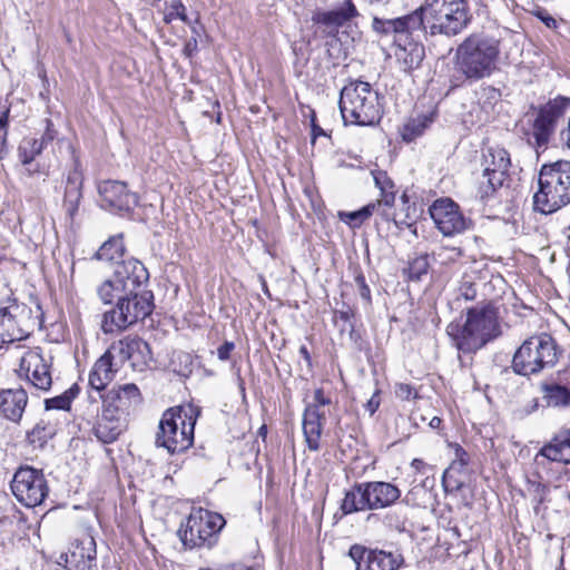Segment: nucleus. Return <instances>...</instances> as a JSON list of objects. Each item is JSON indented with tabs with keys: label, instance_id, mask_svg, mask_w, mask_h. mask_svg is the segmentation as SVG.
Returning <instances> with one entry per match:
<instances>
[{
	"label": "nucleus",
	"instance_id": "1",
	"mask_svg": "<svg viewBox=\"0 0 570 570\" xmlns=\"http://www.w3.org/2000/svg\"><path fill=\"white\" fill-rule=\"evenodd\" d=\"M500 52V40L472 33L456 48V70L471 82L489 78L498 69Z\"/></svg>",
	"mask_w": 570,
	"mask_h": 570
},
{
	"label": "nucleus",
	"instance_id": "2",
	"mask_svg": "<svg viewBox=\"0 0 570 570\" xmlns=\"http://www.w3.org/2000/svg\"><path fill=\"white\" fill-rule=\"evenodd\" d=\"M446 333L459 351L475 352L500 334L497 312L490 304L469 308L465 322L450 323Z\"/></svg>",
	"mask_w": 570,
	"mask_h": 570
},
{
	"label": "nucleus",
	"instance_id": "3",
	"mask_svg": "<svg viewBox=\"0 0 570 570\" xmlns=\"http://www.w3.org/2000/svg\"><path fill=\"white\" fill-rule=\"evenodd\" d=\"M570 204V161L557 160L541 166L533 207L542 214H552Z\"/></svg>",
	"mask_w": 570,
	"mask_h": 570
},
{
	"label": "nucleus",
	"instance_id": "4",
	"mask_svg": "<svg viewBox=\"0 0 570 570\" xmlns=\"http://www.w3.org/2000/svg\"><path fill=\"white\" fill-rule=\"evenodd\" d=\"M338 105L345 124L374 126L383 115L379 94L368 82L361 80L351 81L342 88Z\"/></svg>",
	"mask_w": 570,
	"mask_h": 570
},
{
	"label": "nucleus",
	"instance_id": "5",
	"mask_svg": "<svg viewBox=\"0 0 570 570\" xmlns=\"http://www.w3.org/2000/svg\"><path fill=\"white\" fill-rule=\"evenodd\" d=\"M198 412L189 405L167 409L159 421L155 444L170 454L181 453L194 443V430Z\"/></svg>",
	"mask_w": 570,
	"mask_h": 570
},
{
	"label": "nucleus",
	"instance_id": "6",
	"mask_svg": "<svg viewBox=\"0 0 570 570\" xmlns=\"http://www.w3.org/2000/svg\"><path fill=\"white\" fill-rule=\"evenodd\" d=\"M397 485L386 481L354 483L344 494L341 503L343 514L361 511H375L394 505L401 498Z\"/></svg>",
	"mask_w": 570,
	"mask_h": 570
},
{
	"label": "nucleus",
	"instance_id": "7",
	"mask_svg": "<svg viewBox=\"0 0 570 570\" xmlns=\"http://www.w3.org/2000/svg\"><path fill=\"white\" fill-rule=\"evenodd\" d=\"M421 6L431 35L455 36L470 22L465 0H424Z\"/></svg>",
	"mask_w": 570,
	"mask_h": 570
},
{
	"label": "nucleus",
	"instance_id": "8",
	"mask_svg": "<svg viewBox=\"0 0 570 570\" xmlns=\"http://www.w3.org/2000/svg\"><path fill=\"white\" fill-rule=\"evenodd\" d=\"M558 361V347L549 334L534 335L525 340L512 360L514 373L523 376L538 374L552 367Z\"/></svg>",
	"mask_w": 570,
	"mask_h": 570
},
{
	"label": "nucleus",
	"instance_id": "9",
	"mask_svg": "<svg viewBox=\"0 0 570 570\" xmlns=\"http://www.w3.org/2000/svg\"><path fill=\"white\" fill-rule=\"evenodd\" d=\"M153 294L147 291H134L126 294L116 307L104 314L101 330L106 334L121 332L153 312Z\"/></svg>",
	"mask_w": 570,
	"mask_h": 570
},
{
	"label": "nucleus",
	"instance_id": "10",
	"mask_svg": "<svg viewBox=\"0 0 570 570\" xmlns=\"http://www.w3.org/2000/svg\"><path fill=\"white\" fill-rule=\"evenodd\" d=\"M225 523L218 513L202 508L194 509L181 524L178 534L185 547H212Z\"/></svg>",
	"mask_w": 570,
	"mask_h": 570
},
{
	"label": "nucleus",
	"instance_id": "11",
	"mask_svg": "<svg viewBox=\"0 0 570 570\" xmlns=\"http://www.w3.org/2000/svg\"><path fill=\"white\" fill-rule=\"evenodd\" d=\"M37 326L32 311L14 297H8L0 306V342L12 343L27 338Z\"/></svg>",
	"mask_w": 570,
	"mask_h": 570
},
{
	"label": "nucleus",
	"instance_id": "12",
	"mask_svg": "<svg viewBox=\"0 0 570 570\" xmlns=\"http://www.w3.org/2000/svg\"><path fill=\"white\" fill-rule=\"evenodd\" d=\"M372 29L382 37L392 38L394 46L405 42L419 41L420 33L428 30L425 16L422 6L409 14L394 18L381 19L375 17L372 21Z\"/></svg>",
	"mask_w": 570,
	"mask_h": 570
},
{
	"label": "nucleus",
	"instance_id": "13",
	"mask_svg": "<svg viewBox=\"0 0 570 570\" xmlns=\"http://www.w3.org/2000/svg\"><path fill=\"white\" fill-rule=\"evenodd\" d=\"M11 491L21 504L36 508L48 497L49 485L42 470L23 465L13 474Z\"/></svg>",
	"mask_w": 570,
	"mask_h": 570
},
{
	"label": "nucleus",
	"instance_id": "14",
	"mask_svg": "<svg viewBox=\"0 0 570 570\" xmlns=\"http://www.w3.org/2000/svg\"><path fill=\"white\" fill-rule=\"evenodd\" d=\"M570 107V98L557 97L540 107L531 128L533 147L544 150L556 130L557 124Z\"/></svg>",
	"mask_w": 570,
	"mask_h": 570
},
{
	"label": "nucleus",
	"instance_id": "15",
	"mask_svg": "<svg viewBox=\"0 0 570 570\" xmlns=\"http://www.w3.org/2000/svg\"><path fill=\"white\" fill-rule=\"evenodd\" d=\"M510 165V155L504 148L499 146L487 148L483 154V175L479 185L481 198L492 196L503 186Z\"/></svg>",
	"mask_w": 570,
	"mask_h": 570
},
{
	"label": "nucleus",
	"instance_id": "16",
	"mask_svg": "<svg viewBox=\"0 0 570 570\" xmlns=\"http://www.w3.org/2000/svg\"><path fill=\"white\" fill-rule=\"evenodd\" d=\"M435 227L443 236L451 237L465 232L471 222L464 217L458 204L450 198H439L429 208Z\"/></svg>",
	"mask_w": 570,
	"mask_h": 570
},
{
	"label": "nucleus",
	"instance_id": "17",
	"mask_svg": "<svg viewBox=\"0 0 570 570\" xmlns=\"http://www.w3.org/2000/svg\"><path fill=\"white\" fill-rule=\"evenodd\" d=\"M356 570H397L403 561L399 553L380 549H370L361 544H353L348 550Z\"/></svg>",
	"mask_w": 570,
	"mask_h": 570
},
{
	"label": "nucleus",
	"instance_id": "18",
	"mask_svg": "<svg viewBox=\"0 0 570 570\" xmlns=\"http://www.w3.org/2000/svg\"><path fill=\"white\" fill-rule=\"evenodd\" d=\"M127 429V413L124 409L102 400V411L94 425V434L106 444L115 442Z\"/></svg>",
	"mask_w": 570,
	"mask_h": 570
},
{
	"label": "nucleus",
	"instance_id": "19",
	"mask_svg": "<svg viewBox=\"0 0 570 570\" xmlns=\"http://www.w3.org/2000/svg\"><path fill=\"white\" fill-rule=\"evenodd\" d=\"M51 357L46 358L40 347L27 351L20 361V371L36 389L48 391L52 384Z\"/></svg>",
	"mask_w": 570,
	"mask_h": 570
},
{
	"label": "nucleus",
	"instance_id": "20",
	"mask_svg": "<svg viewBox=\"0 0 570 570\" xmlns=\"http://www.w3.org/2000/svg\"><path fill=\"white\" fill-rule=\"evenodd\" d=\"M101 206L115 212H129L138 203L136 194L131 193L124 181L104 180L98 185Z\"/></svg>",
	"mask_w": 570,
	"mask_h": 570
},
{
	"label": "nucleus",
	"instance_id": "21",
	"mask_svg": "<svg viewBox=\"0 0 570 570\" xmlns=\"http://www.w3.org/2000/svg\"><path fill=\"white\" fill-rule=\"evenodd\" d=\"M110 350L121 362H129L134 371L142 372L151 361L148 343L138 337H125L112 344Z\"/></svg>",
	"mask_w": 570,
	"mask_h": 570
},
{
	"label": "nucleus",
	"instance_id": "22",
	"mask_svg": "<svg viewBox=\"0 0 570 570\" xmlns=\"http://www.w3.org/2000/svg\"><path fill=\"white\" fill-rule=\"evenodd\" d=\"M358 14L352 0L333 10H317L312 16V21L323 28L327 36H335L341 27Z\"/></svg>",
	"mask_w": 570,
	"mask_h": 570
},
{
	"label": "nucleus",
	"instance_id": "23",
	"mask_svg": "<svg viewBox=\"0 0 570 570\" xmlns=\"http://www.w3.org/2000/svg\"><path fill=\"white\" fill-rule=\"evenodd\" d=\"M112 275L117 282L126 289V294H132L134 291H139L145 284L149 274L144 264L135 258H128L117 263Z\"/></svg>",
	"mask_w": 570,
	"mask_h": 570
},
{
	"label": "nucleus",
	"instance_id": "24",
	"mask_svg": "<svg viewBox=\"0 0 570 570\" xmlns=\"http://www.w3.org/2000/svg\"><path fill=\"white\" fill-rule=\"evenodd\" d=\"M83 177L79 169L78 161H75L73 168L69 170L66 177L65 194L62 207L70 219H73L78 213L80 200L82 199Z\"/></svg>",
	"mask_w": 570,
	"mask_h": 570
},
{
	"label": "nucleus",
	"instance_id": "25",
	"mask_svg": "<svg viewBox=\"0 0 570 570\" xmlns=\"http://www.w3.org/2000/svg\"><path fill=\"white\" fill-rule=\"evenodd\" d=\"M28 404V394L22 387L0 391V413L7 420L18 423Z\"/></svg>",
	"mask_w": 570,
	"mask_h": 570
},
{
	"label": "nucleus",
	"instance_id": "26",
	"mask_svg": "<svg viewBox=\"0 0 570 570\" xmlns=\"http://www.w3.org/2000/svg\"><path fill=\"white\" fill-rule=\"evenodd\" d=\"M325 422L324 413L317 406H306L303 413V433L311 451L320 449V441Z\"/></svg>",
	"mask_w": 570,
	"mask_h": 570
},
{
	"label": "nucleus",
	"instance_id": "27",
	"mask_svg": "<svg viewBox=\"0 0 570 570\" xmlns=\"http://www.w3.org/2000/svg\"><path fill=\"white\" fill-rule=\"evenodd\" d=\"M97 550L96 541L89 533H82L77 538L69 549V552L60 556V560H63L65 567L71 566L76 568L82 560H96Z\"/></svg>",
	"mask_w": 570,
	"mask_h": 570
},
{
	"label": "nucleus",
	"instance_id": "28",
	"mask_svg": "<svg viewBox=\"0 0 570 570\" xmlns=\"http://www.w3.org/2000/svg\"><path fill=\"white\" fill-rule=\"evenodd\" d=\"M394 57L400 69L411 73L421 66L425 57V49L420 41L405 42L394 46Z\"/></svg>",
	"mask_w": 570,
	"mask_h": 570
},
{
	"label": "nucleus",
	"instance_id": "29",
	"mask_svg": "<svg viewBox=\"0 0 570 570\" xmlns=\"http://www.w3.org/2000/svg\"><path fill=\"white\" fill-rule=\"evenodd\" d=\"M112 351H106L94 364L89 373V385L91 389L101 392L112 381L115 371L112 370Z\"/></svg>",
	"mask_w": 570,
	"mask_h": 570
},
{
	"label": "nucleus",
	"instance_id": "30",
	"mask_svg": "<svg viewBox=\"0 0 570 570\" xmlns=\"http://www.w3.org/2000/svg\"><path fill=\"white\" fill-rule=\"evenodd\" d=\"M540 455L550 461L570 464V430H562L544 444Z\"/></svg>",
	"mask_w": 570,
	"mask_h": 570
},
{
	"label": "nucleus",
	"instance_id": "31",
	"mask_svg": "<svg viewBox=\"0 0 570 570\" xmlns=\"http://www.w3.org/2000/svg\"><path fill=\"white\" fill-rule=\"evenodd\" d=\"M102 400L111 405H117L127 412V409L140 400L139 389L135 384H125L118 389L110 390Z\"/></svg>",
	"mask_w": 570,
	"mask_h": 570
},
{
	"label": "nucleus",
	"instance_id": "32",
	"mask_svg": "<svg viewBox=\"0 0 570 570\" xmlns=\"http://www.w3.org/2000/svg\"><path fill=\"white\" fill-rule=\"evenodd\" d=\"M543 397L549 406H570V390L559 384H543Z\"/></svg>",
	"mask_w": 570,
	"mask_h": 570
},
{
	"label": "nucleus",
	"instance_id": "33",
	"mask_svg": "<svg viewBox=\"0 0 570 570\" xmlns=\"http://www.w3.org/2000/svg\"><path fill=\"white\" fill-rule=\"evenodd\" d=\"M97 294L104 304H111L116 298L117 302L126 295V289L117 282L114 275L104 281L97 288Z\"/></svg>",
	"mask_w": 570,
	"mask_h": 570
},
{
	"label": "nucleus",
	"instance_id": "34",
	"mask_svg": "<svg viewBox=\"0 0 570 570\" xmlns=\"http://www.w3.org/2000/svg\"><path fill=\"white\" fill-rule=\"evenodd\" d=\"M124 253L125 246L122 242V236L117 235L110 237L100 246V248L96 253V257L100 261L112 262L118 258H121Z\"/></svg>",
	"mask_w": 570,
	"mask_h": 570
},
{
	"label": "nucleus",
	"instance_id": "35",
	"mask_svg": "<svg viewBox=\"0 0 570 570\" xmlns=\"http://www.w3.org/2000/svg\"><path fill=\"white\" fill-rule=\"evenodd\" d=\"M372 174L375 185L380 188L382 195V198L376 203V205L381 206L383 204L387 207H391L395 200L393 181L387 177L386 173L384 171L377 170L373 171Z\"/></svg>",
	"mask_w": 570,
	"mask_h": 570
},
{
	"label": "nucleus",
	"instance_id": "36",
	"mask_svg": "<svg viewBox=\"0 0 570 570\" xmlns=\"http://www.w3.org/2000/svg\"><path fill=\"white\" fill-rule=\"evenodd\" d=\"M431 122V117L426 115H420L416 118L410 119L403 126L402 138L405 141H412L417 136L422 135Z\"/></svg>",
	"mask_w": 570,
	"mask_h": 570
},
{
	"label": "nucleus",
	"instance_id": "37",
	"mask_svg": "<svg viewBox=\"0 0 570 570\" xmlns=\"http://www.w3.org/2000/svg\"><path fill=\"white\" fill-rule=\"evenodd\" d=\"M42 149L43 141L38 138H23L18 148L19 159L23 165H30Z\"/></svg>",
	"mask_w": 570,
	"mask_h": 570
},
{
	"label": "nucleus",
	"instance_id": "38",
	"mask_svg": "<svg viewBox=\"0 0 570 570\" xmlns=\"http://www.w3.org/2000/svg\"><path fill=\"white\" fill-rule=\"evenodd\" d=\"M79 387L77 384H73L62 394L47 399L45 401V406L47 410H69L72 400L78 395Z\"/></svg>",
	"mask_w": 570,
	"mask_h": 570
},
{
	"label": "nucleus",
	"instance_id": "39",
	"mask_svg": "<svg viewBox=\"0 0 570 570\" xmlns=\"http://www.w3.org/2000/svg\"><path fill=\"white\" fill-rule=\"evenodd\" d=\"M376 207H379L376 204H368L355 212L340 213V218L351 227L356 228L370 218Z\"/></svg>",
	"mask_w": 570,
	"mask_h": 570
},
{
	"label": "nucleus",
	"instance_id": "40",
	"mask_svg": "<svg viewBox=\"0 0 570 570\" xmlns=\"http://www.w3.org/2000/svg\"><path fill=\"white\" fill-rule=\"evenodd\" d=\"M52 433L50 425L41 420L28 432L27 439L30 444L41 448L51 438Z\"/></svg>",
	"mask_w": 570,
	"mask_h": 570
},
{
	"label": "nucleus",
	"instance_id": "41",
	"mask_svg": "<svg viewBox=\"0 0 570 570\" xmlns=\"http://www.w3.org/2000/svg\"><path fill=\"white\" fill-rule=\"evenodd\" d=\"M177 19L186 23H189V20L186 14V7L183 4L180 0H174L169 4H167L164 14V21L166 23H170Z\"/></svg>",
	"mask_w": 570,
	"mask_h": 570
},
{
	"label": "nucleus",
	"instance_id": "42",
	"mask_svg": "<svg viewBox=\"0 0 570 570\" xmlns=\"http://www.w3.org/2000/svg\"><path fill=\"white\" fill-rule=\"evenodd\" d=\"M448 446L453 452V460L450 464L449 470H458L461 471L469 464V454L458 443H449Z\"/></svg>",
	"mask_w": 570,
	"mask_h": 570
},
{
	"label": "nucleus",
	"instance_id": "43",
	"mask_svg": "<svg viewBox=\"0 0 570 570\" xmlns=\"http://www.w3.org/2000/svg\"><path fill=\"white\" fill-rule=\"evenodd\" d=\"M384 522L389 528L395 531L402 532L405 530L406 519L396 511L389 512L384 518Z\"/></svg>",
	"mask_w": 570,
	"mask_h": 570
},
{
	"label": "nucleus",
	"instance_id": "44",
	"mask_svg": "<svg viewBox=\"0 0 570 570\" xmlns=\"http://www.w3.org/2000/svg\"><path fill=\"white\" fill-rule=\"evenodd\" d=\"M395 395L402 401L414 400L419 396L417 391L407 383H397L395 385Z\"/></svg>",
	"mask_w": 570,
	"mask_h": 570
},
{
	"label": "nucleus",
	"instance_id": "45",
	"mask_svg": "<svg viewBox=\"0 0 570 570\" xmlns=\"http://www.w3.org/2000/svg\"><path fill=\"white\" fill-rule=\"evenodd\" d=\"M9 112V108L0 109V151L7 142Z\"/></svg>",
	"mask_w": 570,
	"mask_h": 570
},
{
	"label": "nucleus",
	"instance_id": "46",
	"mask_svg": "<svg viewBox=\"0 0 570 570\" xmlns=\"http://www.w3.org/2000/svg\"><path fill=\"white\" fill-rule=\"evenodd\" d=\"M459 297L465 301H473L476 297V289L471 281L463 278L459 287Z\"/></svg>",
	"mask_w": 570,
	"mask_h": 570
},
{
	"label": "nucleus",
	"instance_id": "47",
	"mask_svg": "<svg viewBox=\"0 0 570 570\" xmlns=\"http://www.w3.org/2000/svg\"><path fill=\"white\" fill-rule=\"evenodd\" d=\"M534 16L539 18L548 28L550 29H557L558 22L557 20L550 16L546 10L539 9L534 11Z\"/></svg>",
	"mask_w": 570,
	"mask_h": 570
},
{
	"label": "nucleus",
	"instance_id": "48",
	"mask_svg": "<svg viewBox=\"0 0 570 570\" xmlns=\"http://www.w3.org/2000/svg\"><path fill=\"white\" fill-rule=\"evenodd\" d=\"M235 348L233 342H225L217 348V356L220 361H227L230 357L232 351Z\"/></svg>",
	"mask_w": 570,
	"mask_h": 570
},
{
	"label": "nucleus",
	"instance_id": "49",
	"mask_svg": "<svg viewBox=\"0 0 570 570\" xmlns=\"http://www.w3.org/2000/svg\"><path fill=\"white\" fill-rule=\"evenodd\" d=\"M328 404H331V399L324 395L322 389H317L314 392V403L309 404L308 406H317V410H320L321 406H325Z\"/></svg>",
	"mask_w": 570,
	"mask_h": 570
},
{
	"label": "nucleus",
	"instance_id": "50",
	"mask_svg": "<svg viewBox=\"0 0 570 570\" xmlns=\"http://www.w3.org/2000/svg\"><path fill=\"white\" fill-rule=\"evenodd\" d=\"M77 564L78 566L76 568H73L71 566H67L66 569L67 570H99V567L97 564V559L91 560V561H89V559L82 560V562H79Z\"/></svg>",
	"mask_w": 570,
	"mask_h": 570
},
{
	"label": "nucleus",
	"instance_id": "51",
	"mask_svg": "<svg viewBox=\"0 0 570 570\" xmlns=\"http://www.w3.org/2000/svg\"><path fill=\"white\" fill-rule=\"evenodd\" d=\"M198 50V42L196 37H191L184 46L183 52L186 57H193Z\"/></svg>",
	"mask_w": 570,
	"mask_h": 570
},
{
	"label": "nucleus",
	"instance_id": "52",
	"mask_svg": "<svg viewBox=\"0 0 570 570\" xmlns=\"http://www.w3.org/2000/svg\"><path fill=\"white\" fill-rule=\"evenodd\" d=\"M46 122H47L46 131L42 135V137L40 139H38V141H43V147L48 142L52 141L56 137V130L52 128L51 120L47 119Z\"/></svg>",
	"mask_w": 570,
	"mask_h": 570
},
{
	"label": "nucleus",
	"instance_id": "53",
	"mask_svg": "<svg viewBox=\"0 0 570 570\" xmlns=\"http://www.w3.org/2000/svg\"><path fill=\"white\" fill-rule=\"evenodd\" d=\"M379 406H380L379 392H375L372 395V397L367 401L365 409L370 413V415H373L376 412V410L379 409Z\"/></svg>",
	"mask_w": 570,
	"mask_h": 570
},
{
	"label": "nucleus",
	"instance_id": "54",
	"mask_svg": "<svg viewBox=\"0 0 570 570\" xmlns=\"http://www.w3.org/2000/svg\"><path fill=\"white\" fill-rule=\"evenodd\" d=\"M416 267H417L416 277L419 278L422 273H426V267H428L426 259H424V258L415 259L412 264L411 269L413 271Z\"/></svg>",
	"mask_w": 570,
	"mask_h": 570
},
{
	"label": "nucleus",
	"instance_id": "55",
	"mask_svg": "<svg viewBox=\"0 0 570 570\" xmlns=\"http://www.w3.org/2000/svg\"><path fill=\"white\" fill-rule=\"evenodd\" d=\"M560 139L570 149V120L568 121V126L560 131Z\"/></svg>",
	"mask_w": 570,
	"mask_h": 570
},
{
	"label": "nucleus",
	"instance_id": "56",
	"mask_svg": "<svg viewBox=\"0 0 570 570\" xmlns=\"http://www.w3.org/2000/svg\"><path fill=\"white\" fill-rule=\"evenodd\" d=\"M299 354L306 361L307 365L311 366L312 365V358H311L309 352H308V350H307V347L305 345H302L299 347Z\"/></svg>",
	"mask_w": 570,
	"mask_h": 570
},
{
	"label": "nucleus",
	"instance_id": "57",
	"mask_svg": "<svg viewBox=\"0 0 570 570\" xmlns=\"http://www.w3.org/2000/svg\"><path fill=\"white\" fill-rule=\"evenodd\" d=\"M425 462L421 459H413L411 462V466L419 472H421L425 468Z\"/></svg>",
	"mask_w": 570,
	"mask_h": 570
},
{
	"label": "nucleus",
	"instance_id": "58",
	"mask_svg": "<svg viewBox=\"0 0 570 570\" xmlns=\"http://www.w3.org/2000/svg\"><path fill=\"white\" fill-rule=\"evenodd\" d=\"M441 423H442V420L439 416H433L430 420L429 425L432 429H439L441 426Z\"/></svg>",
	"mask_w": 570,
	"mask_h": 570
},
{
	"label": "nucleus",
	"instance_id": "59",
	"mask_svg": "<svg viewBox=\"0 0 570 570\" xmlns=\"http://www.w3.org/2000/svg\"><path fill=\"white\" fill-rule=\"evenodd\" d=\"M370 295H371V292H370V288L367 285H363L361 287V296L363 298H365L366 301H370Z\"/></svg>",
	"mask_w": 570,
	"mask_h": 570
},
{
	"label": "nucleus",
	"instance_id": "60",
	"mask_svg": "<svg viewBox=\"0 0 570 570\" xmlns=\"http://www.w3.org/2000/svg\"><path fill=\"white\" fill-rule=\"evenodd\" d=\"M323 130L322 128H320L318 126H316L315 124H313V135L314 137L318 136V135H323Z\"/></svg>",
	"mask_w": 570,
	"mask_h": 570
},
{
	"label": "nucleus",
	"instance_id": "61",
	"mask_svg": "<svg viewBox=\"0 0 570 570\" xmlns=\"http://www.w3.org/2000/svg\"><path fill=\"white\" fill-rule=\"evenodd\" d=\"M371 4H386L390 0H366Z\"/></svg>",
	"mask_w": 570,
	"mask_h": 570
},
{
	"label": "nucleus",
	"instance_id": "62",
	"mask_svg": "<svg viewBox=\"0 0 570 570\" xmlns=\"http://www.w3.org/2000/svg\"><path fill=\"white\" fill-rule=\"evenodd\" d=\"M356 282L362 287L363 285H366L364 276H357Z\"/></svg>",
	"mask_w": 570,
	"mask_h": 570
},
{
	"label": "nucleus",
	"instance_id": "63",
	"mask_svg": "<svg viewBox=\"0 0 570 570\" xmlns=\"http://www.w3.org/2000/svg\"><path fill=\"white\" fill-rule=\"evenodd\" d=\"M266 431H267L266 425H263V426L259 428L258 432H259V434L265 435Z\"/></svg>",
	"mask_w": 570,
	"mask_h": 570
},
{
	"label": "nucleus",
	"instance_id": "64",
	"mask_svg": "<svg viewBox=\"0 0 570 570\" xmlns=\"http://www.w3.org/2000/svg\"><path fill=\"white\" fill-rule=\"evenodd\" d=\"M191 30H193V33L195 35L194 37H196V38H197V36H199V32L196 30V28H195V27H193V28H191Z\"/></svg>",
	"mask_w": 570,
	"mask_h": 570
}]
</instances>
